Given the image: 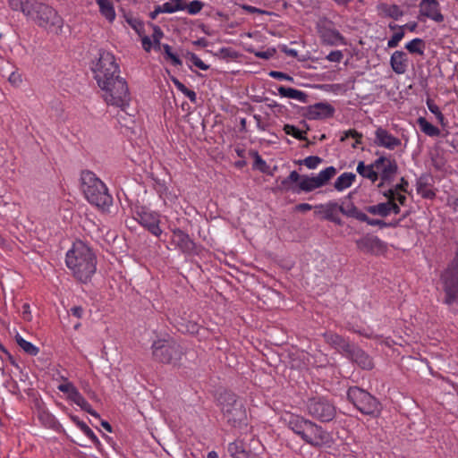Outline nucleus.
<instances>
[{"label":"nucleus","instance_id":"nucleus-1","mask_svg":"<svg viewBox=\"0 0 458 458\" xmlns=\"http://www.w3.org/2000/svg\"><path fill=\"white\" fill-rule=\"evenodd\" d=\"M68 268L73 276L81 283H88L97 270V257L92 250L83 242L78 241L66 253Z\"/></svg>","mask_w":458,"mask_h":458},{"label":"nucleus","instance_id":"nucleus-2","mask_svg":"<svg viewBox=\"0 0 458 458\" xmlns=\"http://www.w3.org/2000/svg\"><path fill=\"white\" fill-rule=\"evenodd\" d=\"M81 189L87 200L103 212L107 211L113 203L105 183L89 170L81 174Z\"/></svg>","mask_w":458,"mask_h":458},{"label":"nucleus","instance_id":"nucleus-3","mask_svg":"<svg viewBox=\"0 0 458 458\" xmlns=\"http://www.w3.org/2000/svg\"><path fill=\"white\" fill-rule=\"evenodd\" d=\"M26 16L32 19L38 26L55 34L61 31L64 23L62 17L55 9L35 0L32 2L30 13Z\"/></svg>","mask_w":458,"mask_h":458},{"label":"nucleus","instance_id":"nucleus-4","mask_svg":"<svg viewBox=\"0 0 458 458\" xmlns=\"http://www.w3.org/2000/svg\"><path fill=\"white\" fill-rule=\"evenodd\" d=\"M184 354L185 348L173 338L159 339L152 344V355L161 363L178 366Z\"/></svg>","mask_w":458,"mask_h":458},{"label":"nucleus","instance_id":"nucleus-5","mask_svg":"<svg viewBox=\"0 0 458 458\" xmlns=\"http://www.w3.org/2000/svg\"><path fill=\"white\" fill-rule=\"evenodd\" d=\"M219 402L226 422L233 428H247L246 409L241 400L232 393L220 395Z\"/></svg>","mask_w":458,"mask_h":458},{"label":"nucleus","instance_id":"nucleus-6","mask_svg":"<svg viewBox=\"0 0 458 458\" xmlns=\"http://www.w3.org/2000/svg\"><path fill=\"white\" fill-rule=\"evenodd\" d=\"M93 72L99 88L104 85H110V82L121 78L119 66L114 56L106 51L99 53V58Z\"/></svg>","mask_w":458,"mask_h":458},{"label":"nucleus","instance_id":"nucleus-7","mask_svg":"<svg viewBox=\"0 0 458 458\" xmlns=\"http://www.w3.org/2000/svg\"><path fill=\"white\" fill-rule=\"evenodd\" d=\"M347 398L363 414L377 416L381 411L380 403L359 386H351L347 391Z\"/></svg>","mask_w":458,"mask_h":458},{"label":"nucleus","instance_id":"nucleus-8","mask_svg":"<svg viewBox=\"0 0 458 458\" xmlns=\"http://www.w3.org/2000/svg\"><path fill=\"white\" fill-rule=\"evenodd\" d=\"M100 89L106 92L104 98L108 105L125 110V106L129 105L131 100V96L127 82L123 78L121 77L118 80L113 81L110 82V85H104Z\"/></svg>","mask_w":458,"mask_h":458},{"label":"nucleus","instance_id":"nucleus-9","mask_svg":"<svg viewBox=\"0 0 458 458\" xmlns=\"http://www.w3.org/2000/svg\"><path fill=\"white\" fill-rule=\"evenodd\" d=\"M307 411L310 416L322 422L331 421L336 413L335 406L329 401L322 397L309 399Z\"/></svg>","mask_w":458,"mask_h":458},{"label":"nucleus","instance_id":"nucleus-10","mask_svg":"<svg viewBox=\"0 0 458 458\" xmlns=\"http://www.w3.org/2000/svg\"><path fill=\"white\" fill-rule=\"evenodd\" d=\"M352 207H355L352 203H349L346 206L338 205L335 201H329L327 204H319L316 205L314 208L316 209V215H321L322 219L330 221L335 223L337 225H343L344 222L338 216V213H342L343 215L347 216V214L343 210L351 209Z\"/></svg>","mask_w":458,"mask_h":458},{"label":"nucleus","instance_id":"nucleus-11","mask_svg":"<svg viewBox=\"0 0 458 458\" xmlns=\"http://www.w3.org/2000/svg\"><path fill=\"white\" fill-rule=\"evenodd\" d=\"M302 439L309 445L316 447L329 445L332 441L331 435L325 431L320 426L312 421H309Z\"/></svg>","mask_w":458,"mask_h":458},{"label":"nucleus","instance_id":"nucleus-12","mask_svg":"<svg viewBox=\"0 0 458 458\" xmlns=\"http://www.w3.org/2000/svg\"><path fill=\"white\" fill-rule=\"evenodd\" d=\"M441 279L445 294L444 303L449 306L458 304V272L445 270Z\"/></svg>","mask_w":458,"mask_h":458},{"label":"nucleus","instance_id":"nucleus-13","mask_svg":"<svg viewBox=\"0 0 458 458\" xmlns=\"http://www.w3.org/2000/svg\"><path fill=\"white\" fill-rule=\"evenodd\" d=\"M357 247L365 253L379 254L386 250V245L378 237L367 234L356 241Z\"/></svg>","mask_w":458,"mask_h":458},{"label":"nucleus","instance_id":"nucleus-14","mask_svg":"<svg viewBox=\"0 0 458 458\" xmlns=\"http://www.w3.org/2000/svg\"><path fill=\"white\" fill-rule=\"evenodd\" d=\"M376 169L380 170V178L383 182H390L397 173L398 165L394 159H390L385 156H379L374 161Z\"/></svg>","mask_w":458,"mask_h":458},{"label":"nucleus","instance_id":"nucleus-15","mask_svg":"<svg viewBox=\"0 0 458 458\" xmlns=\"http://www.w3.org/2000/svg\"><path fill=\"white\" fill-rule=\"evenodd\" d=\"M335 114V108L327 102L316 103L307 107L304 116L309 120H320L332 117Z\"/></svg>","mask_w":458,"mask_h":458},{"label":"nucleus","instance_id":"nucleus-16","mask_svg":"<svg viewBox=\"0 0 458 458\" xmlns=\"http://www.w3.org/2000/svg\"><path fill=\"white\" fill-rule=\"evenodd\" d=\"M420 16L427 17L437 22H442L444 21V15L440 12L437 0H421L420 3L419 19L422 21Z\"/></svg>","mask_w":458,"mask_h":458},{"label":"nucleus","instance_id":"nucleus-17","mask_svg":"<svg viewBox=\"0 0 458 458\" xmlns=\"http://www.w3.org/2000/svg\"><path fill=\"white\" fill-rule=\"evenodd\" d=\"M374 143L377 146L393 150L401 145V140L393 136L386 129L378 127L375 131Z\"/></svg>","mask_w":458,"mask_h":458},{"label":"nucleus","instance_id":"nucleus-18","mask_svg":"<svg viewBox=\"0 0 458 458\" xmlns=\"http://www.w3.org/2000/svg\"><path fill=\"white\" fill-rule=\"evenodd\" d=\"M173 242L175 245L186 254H192L196 250V243L191 239L188 233L176 228L173 231Z\"/></svg>","mask_w":458,"mask_h":458},{"label":"nucleus","instance_id":"nucleus-19","mask_svg":"<svg viewBox=\"0 0 458 458\" xmlns=\"http://www.w3.org/2000/svg\"><path fill=\"white\" fill-rule=\"evenodd\" d=\"M139 223L148 229L155 236H159L162 233V230L159 227V216L156 213L148 211H142L138 213Z\"/></svg>","mask_w":458,"mask_h":458},{"label":"nucleus","instance_id":"nucleus-20","mask_svg":"<svg viewBox=\"0 0 458 458\" xmlns=\"http://www.w3.org/2000/svg\"><path fill=\"white\" fill-rule=\"evenodd\" d=\"M324 338L328 344L336 349L338 352L344 353L346 358L354 346L343 336L332 332L326 333L324 335Z\"/></svg>","mask_w":458,"mask_h":458},{"label":"nucleus","instance_id":"nucleus-21","mask_svg":"<svg viewBox=\"0 0 458 458\" xmlns=\"http://www.w3.org/2000/svg\"><path fill=\"white\" fill-rule=\"evenodd\" d=\"M347 358L356 363L362 369L369 370L374 367L373 360L369 354L357 346H353Z\"/></svg>","mask_w":458,"mask_h":458},{"label":"nucleus","instance_id":"nucleus-22","mask_svg":"<svg viewBox=\"0 0 458 458\" xmlns=\"http://www.w3.org/2000/svg\"><path fill=\"white\" fill-rule=\"evenodd\" d=\"M319 35L324 44L329 46L345 45V39L341 33L330 27L323 26L319 29Z\"/></svg>","mask_w":458,"mask_h":458},{"label":"nucleus","instance_id":"nucleus-23","mask_svg":"<svg viewBox=\"0 0 458 458\" xmlns=\"http://www.w3.org/2000/svg\"><path fill=\"white\" fill-rule=\"evenodd\" d=\"M284 420L287 424L288 428L301 437H302L306 429L305 428H307L310 421L303 417L293 413H286Z\"/></svg>","mask_w":458,"mask_h":458},{"label":"nucleus","instance_id":"nucleus-24","mask_svg":"<svg viewBox=\"0 0 458 458\" xmlns=\"http://www.w3.org/2000/svg\"><path fill=\"white\" fill-rule=\"evenodd\" d=\"M343 211L347 214L348 217H352L360 222H365L369 225H373V226L377 225V226H379L380 228L386 227V222H385L384 220H381V219L369 218L365 213L360 211L357 208V207H352L351 209H347L345 211L343 210Z\"/></svg>","mask_w":458,"mask_h":458},{"label":"nucleus","instance_id":"nucleus-25","mask_svg":"<svg viewBox=\"0 0 458 458\" xmlns=\"http://www.w3.org/2000/svg\"><path fill=\"white\" fill-rule=\"evenodd\" d=\"M390 64L393 71L397 74H403L408 66V58L403 51H395L393 53Z\"/></svg>","mask_w":458,"mask_h":458},{"label":"nucleus","instance_id":"nucleus-26","mask_svg":"<svg viewBox=\"0 0 458 458\" xmlns=\"http://www.w3.org/2000/svg\"><path fill=\"white\" fill-rule=\"evenodd\" d=\"M318 188H320V185L317 182L315 176L302 175L301 181L296 184V188H293V191L295 193L310 192Z\"/></svg>","mask_w":458,"mask_h":458},{"label":"nucleus","instance_id":"nucleus-27","mask_svg":"<svg viewBox=\"0 0 458 458\" xmlns=\"http://www.w3.org/2000/svg\"><path fill=\"white\" fill-rule=\"evenodd\" d=\"M378 15L383 17H389L394 20H398L400 17L403 15V13L400 10L399 6L396 4L389 5L385 3H380L377 6Z\"/></svg>","mask_w":458,"mask_h":458},{"label":"nucleus","instance_id":"nucleus-28","mask_svg":"<svg viewBox=\"0 0 458 458\" xmlns=\"http://www.w3.org/2000/svg\"><path fill=\"white\" fill-rule=\"evenodd\" d=\"M277 90L279 95L283 98L297 99L304 104L308 102V95L303 91L284 86L278 87Z\"/></svg>","mask_w":458,"mask_h":458},{"label":"nucleus","instance_id":"nucleus-29","mask_svg":"<svg viewBox=\"0 0 458 458\" xmlns=\"http://www.w3.org/2000/svg\"><path fill=\"white\" fill-rule=\"evenodd\" d=\"M374 162L369 165H365L363 161H360L357 165V173L364 178L375 182L378 179V174L375 171Z\"/></svg>","mask_w":458,"mask_h":458},{"label":"nucleus","instance_id":"nucleus-30","mask_svg":"<svg viewBox=\"0 0 458 458\" xmlns=\"http://www.w3.org/2000/svg\"><path fill=\"white\" fill-rule=\"evenodd\" d=\"M228 452L233 458H245L250 454L246 450L244 443L241 439H237L228 445Z\"/></svg>","mask_w":458,"mask_h":458},{"label":"nucleus","instance_id":"nucleus-31","mask_svg":"<svg viewBox=\"0 0 458 458\" xmlns=\"http://www.w3.org/2000/svg\"><path fill=\"white\" fill-rule=\"evenodd\" d=\"M99 6V12L108 21L112 22L115 19V11L114 5L108 0H96Z\"/></svg>","mask_w":458,"mask_h":458},{"label":"nucleus","instance_id":"nucleus-32","mask_svg":"<svg viewBox=\"0 0 458 458\" xmlns=\"http://www.w3.org/2000/svg\"><path fill=\"white\" fill-rule=\"evenodd\" d=\"M356 175L352 173L342 174L335 182L334 187L336 191H342L349 188L355 181Z\"/></svg>","mask_w":458,"mask_h":458},{"label":"nucleus","instance_id":"nucleus-33","mask_svg":"<svg viewBox=\"0 0 458 458\" xmlns=\"http://www.w3.org/2000/svg\"><path fill=\"white\" fill-rule=\"evenodd\" d=\"M417 123L420 126V129L426 135L430 137H437L440 135V130L431 124L425 117H419L417 119Z\"/></svg>","mask_w":458,"mask_h":458},{"label":"nucleus","instance_id":"nucleus-34","mask_svg":"<svg viewBox=\"0 0 458 458\" xmlns=\"http://www.w3.org/2000/svg\"><path fill=\"white\" fill-rule=\"evenodd\" d=\"M73 403H75L78 406H80L83 411L89 413L91 416L99 419V414L91 408V405L86 401V399L78 392L73 393V397L72 399Z\"/></svg>","mask_w":458,"mask_h":458},{"label":"nucleus","instance_id":"nucleus-35","mask_svg":"<svg viewBox=\"0 0 458 458\" xmlns=\"http://www.w3.org/2000/svg\"><path fill=\"white\" fill-rule=\"evenodd\" d=\"M2 383L10 393L15 394L17 392V383L5 366L2 367Z\"/></svg>","mask_w":458,"mask_h":458},{"label":"nucleus","instance_id":"nucleus-36","mask_svg":"<svg viewBox=\"0 0 458 458\" xmlns=\"http://www.w3.org/2000/svg\"><path fill=\"white\" fill-rule=\"evenodd\" d=\"M336 172L335 167L328 166L315 176L316 181L318 182L320 187H322L327 184V182L336 174Z\"/></svg>","mask_w":458,"mask_h":458},{"label":"nucleus","instance_id":"nucleus-37","mask_svg":"<svg viewBox=\"0 0 458 458\" xmlns=\"http://www.w3.org/2000/svg\"><path fill=\"white\" fill-rule=\"evenodd\" d=\"M33 0H8L9 6L13 11H20L24 15L30 13Z\"/></svg>","mask_w":458,"mask_h":458},{"label":"nucleus","instance_id":"nucleus-38","mask_svg":"<svg viewBox=\"0 0 458 458\" xmlns=\"http://www.w3.org/2000/svg\"><path fill=\"white\" fill-rule=\"evenodd\" d=\"M405 48L411 53V54H417L420 55H424V48H425V42L421 38H414L411 41L408 42L405 45Z\"/></svg>","mask_w":458,"mask_h":458},{"label":"nucleus","instance_id":"nucleus-39","mask_svg":"<svg viewBox=\"0 0 458 458\" xmlns=\"http://www.w3.org/2000/svg\"><path fill=\"white\" fill-rule=\"evenodd\" d=\"M15 340L17 344L27 353L31 356H36L39 350L31 343L24 340L20 335H16Z\"/></svg>","mask_w":458,"mask_h":458},{"label":"nucleus","instance_id":"nucleus-40","mask_svg":"<svg viewBox=\"0 0 458 458\" xmlns=\"http://www.w3.org/2000/svg\"><path fill=\"white\" fill-rule=\"evenodd\" d=\"M365 210L371 215L386 217L389 216V209L387 208L386 202H381L377 205L368 206Z\"/></svg>","mask_w":458,"mask_h":458},{"label":"nucleus","instance_id":"nucleus-41","mask_svg":"<svg viewBox=\"0 0 458 458\" xmlns=\"http://www.w3.org/2000/svg\"><path fill=\"white\" fill-rule=\"evenodd\" d=\"M302 175L299 174L297 171H292L288 177L284 178L281 184L283 187H284L286 190H291L293 191V188H296L295 186H291V183L296 182L298 183L300 181H301Z\"/></svg>","mask_w":458,"mask_h":458},{"label":"nucleus","instance_id":"nucleus-42","mask_svg":"<svg viewBox=\"0 0 458 458\" xmlns=\"http://www.w3.org/2000/svg\"><path fill=\"white\" fill-rule=\"evenodd\" d=\"M322 161L323 159L318 156H310L302 160H299L297 164L304 165L309 169H315Z\"/></svg>","mask_w":458,"mask_h":458},{"label":"nucleus","instance_id":"nucleus-43","mask_svg":"<svg viewBox=\"0 0 458 458\" xmlns=\"http://www.w3.org/2000/svg\"><path fill=\"white\" fill-rule=\"evenodd\" d=\"M161 47L164 49L165 58L171 60L175 66L182 65L181 59L172 52V47L167 44H163Z\"/></svg>","mask_w":458,"mask_h":458},{"label":"nucleus","instance_id":"nucleus-44","mask_svg":"<svg viewBox=\"0 0 458 458\" xmlns=\"http://www.w3.org/2000/svg\"><path fill=\"white\" fill-rule=\"evenodd\" d=\"M284 131L286 134L293 135L295 139L300 140H306V137L303 136V133L300 131L294 125L285 124L284 126Z\"/></svg>","mask_w":458,"mask_h":458},{"label":"nucleus","instance_id":"nucleus-45","mask_svg":"<svg viewBox=\"0 0 458 458\" xmlns=\"http://www.w3.org/2000/svg\"><path fill=\"white\" fill-rule=\"evenodd\" d=\"M404 26L400 27V31L395 32L392 38L387 42V47L389 48L396 47L399 44V42L404 37V31H403Z\"/></svg>","mask_w":458,"mask_h":458},{"label":"nucleus","instance_id":"nucleus-46","mask_svg":"<svg viewBox=\"0 0 458 458\" xmlns=\"http://www.w3.org/2000/svg\"><path fill=\"white\" fill-rule=\"evenodd\" d=\"M349 137L355 139V142L352 144V147L356 148L357 145L360 143V139L362 138V134L358 132L355 130H348L344 132V135L341 137V141H344Z\"/></svg>","mask_w":458,"mask_h":458},{"label":"nucleus","instance_id":"nucleus-47","mask_svg":"<svg viewBox=\"0 0 458 458\" xmlns=\"http://www.w3.org/2000/svg\"><path fill=\"white\" fill-rule=\"evenodd\" d=\"M204 6V4L199 0H193L189 4L186 3V9L191 15L199 13Z\"/></svg>","mask_w":458,"mask_h":458},{"label":"nucleus","instance_id":"nucleus-48","mask_svg":"<svg viewBox=\"0 0 458 458\" xmlns=\"http://www.w3.org/2000/svg\"><path fill=\"white\" fill-rule=\"evenodd\" d=\"M186 56L189 58V60L198 68L203 71L208 70L209 66L206 64H204L197 55L191 52H187Z\"/></svg>","mask_w":458,"mask_h":458},{"label":"nucleus","instance_id":"nucleus-49","mask_svg":"<svg viewBox=\"0 0 458 458\" xmlns=\"http://www.w3.org/2000/svg\"><path fill=\"white\" fill-rule=\"evenodd\" d=\"M151 26L153 28L152 38H153L155 47L160 49L161 46H162V44L160 43V39L164 36V33H163L162 30L160 29V27H158L157 25L152 24Z\"/></svg>","mask_w":458,"mask_h":458},{"label":"nucleus","instance_id":"nucleus-50","mask_svg":"<svg viewBox=\"0 0 458 458\" xmlns=\"http://www.w3.org/2000/svg\"><path fill=\"white\" fill-rule=\"evenodd\" d=\"M252 156L254 157V167L259 169L262 173H266L268 166L267 165L266 162L262 159V157L259 156V154L257 151H254L252 153Z\"/></svg>","mask_w":458,"mask_h":458},{"label":"nucleus","instance_id":"nucleus-51","mask_svg":"<svg viewBox=\"0 0 458 458\" xmlns=\"http://www.w3.org/2000/svg\"><path fill=\"white\" fill-rule=\"evenodd\" d=\"M58 389L63 393L68 394V397L71 400L73 397V393L78 392L77 388L72 383L61 384L59 385Z\"/></svg>","mask_w":458,"mask_h":458},{"label":"nucleus","instance_id":"nucleus-52","mask_svg":"<svg viewBox=\"0 0 458 458\" xmlns=\"http://www.w3.org/2000/svg\"><path fill=\"white\" fill-rule=\"evenodd\" d=\"M417 191L423 198L433 199L435 197V193L431 190L425 189V185L420 181L417 182Z\"/></svg>","mask_w":458,"mask_h":458},{"label":"nucleus","instance_id":"nucleus-53","mask_svg":"<svg viewBox=\"0 0 458 458\" xmlns=\"http://www.w3.org/2000/svg\"><path fill=\"white\" fill-rule=\"evenodd\" d=\"M169 6L173 8L172 13L177 11H183L186 9V0H171Z\"/></svg>","mask_w":458,"mask_h":458},{"label":"nucleus","instance_id":"nucleus-54","mask_svg":"<svg viewBox=\"0 0 458 458\" xmlns=\"http://www.w3.org/2000/svg\"><path fill=\"white\" fill-rule=\"evenodd\" d=\"M269 76L274 78V79H277V80H285V81H293V78L291 77L290 75L284 73V72H277V71H271L269 72Z\"/></svg>","mask_w":458,"mask_h":458},{"label":"nucleus","instance_id":"nucleus-55","mask_svg":"<svg viewBox=\"0 0 458 458\" xmlns=\"http://www.w3.org/2000/svg\"><path fill=\"white\" fill-rule=\"evenodd\" d=\"M343 57H344V55H343L342 51L335 50V51L330 52L327 55V59L330 62L340 63L342 61Z\"/></svg>","mask_w":458,"mask_h":458},{"label":"nucleus","instance_id":"nucleus-56","mask_svg":"<svg viewBox=\"0 0 458 458\" xmlns=\"http://www.w3.org/2000/svg\"><path fill=\"white\" fill-rule=\"evenodd\" d=\"M276 53V51L275 48H268L266 51L256 52L255 55L257 57L267 60V59L271 58L272 56H274Z\"/></svg>","mask_w":458,"mask_h":458},{"label":"nucleus","instance_id":"nucleus-57","mask_svg":"<svg viewBox=\"0 0 458 458\" xmlns=\"http://www.w3.org/2000/svg\"><path fill=\"white\" fill-rule=\"evenodd\" d=\"M8 81L13 87H18L21 83V76L19 73L12 72L8 78Z\"/></svg>","mask_w":458,"mask_h":458},{"label":"nucleus","instance_id":"nucleus-58","mask_svg":"<svg viewBox=\"0 0 458 458\" xmlns=\"http://www.w3.org/2000/svg\"><path fill=\"white\" fill-rule=\"evenodd\" d=\"M154 11H155L157 14L162 13H172L173 8H171V7L169 6V2H166V3L163 4L162 5H157V6H155Z\"/></svg>","mask_w":458,"mask_h":458},{"label":"nucleus","instance_id":"nucleus-59","mask_svg":"<svg viewBox=\"0 0 458 458\" xmlns=\"http://www.w3.org/2000/svg\"><path fill=\"white\" fill-rule=\"evenodd\" d=\"M348 329L367 338L372 337V332L370 330L356 328L353 326L348 327Z\"/></svg>","mask_w":458,"mask_h":458},{"label":"nucleus","instance_id":"nucleus-60","mask_svg":"<svg viewBox=\"0 0 458 458\" xmlns=\"http://www.w3.org/2000/svg\"><path fill=\"white\" fill-rule=\"evenodd\" d=\"M387 208L389 209V215L391 213L399 214L401 208L399 205L395 202V200H387L386 201Z\"/></svg>","mask_w":458,"mask_h":458},{"label":"nucleus","instance_id":"nucleus-61","mask_svg":"<svg viewBox=\"0 0 458 458\" xmlns=\"http://www.w3.org/2000/svg\"><path fill=\"white\" fill-rule=\"evenodd\" d=\"M445 270L458 272V245L455 250V257Z\"/></svg>","mask_w":458,"mask_h":458},{"label":"nucleus","instance_id":"nucleus-62","mask_svg":"<svg viewBox=\"0 0 458 458\" xmlns=\"http://www.w3.org/2000/svg\"><path fill=\"white\" fill-rule=\"evenodd\" d=\"M242 8L249 13H260V14L268 13V12H267V11L259 9L254 6L247 5V4H243L242 6Z\"/></svg>","mask_w":458,"mask_h":458},{"label":"nucleus","instance_id":"nucleus-63","mask_svg":"<svg viewBox=\"0 0 458 458\" xmlns=\"http://www.w3.org/2000/svg\"><path fill=\"white\" fill-rule=\"evenodd\" d=\"M82 432L89 438L91 439L94 443L96 444H99V440L98 438L97 437V436L95 435V433L89 428L87 427L84 430H82Z\"/></svg>","mask_w":458,"mask_h":458},{"label":"nucleus","instance_id":"nucleus-64","mask_svg":"<svg viewBox=\"0 0 458 458\" xmlns=\"http://www.w3.org/2000/svg\"><path fill=\"white\" fill-rule=\"evenodd\" d=\"M70 419L72 420V422H74L80 428V429L81 431L84 430L88 427V425L85 422H83L82 420H80V419L75 415L71 414Z\"/></svg>","mask_w":458,"mask_h":458}]
</instances>
